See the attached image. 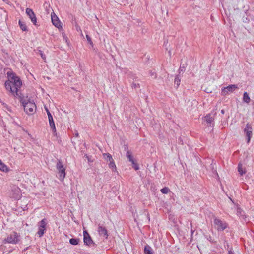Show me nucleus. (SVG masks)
<instances>
[{
  "label": "nucleus",
  "mask_w": 254,
  "mask_h": 254,
  "mask_svg": "<svg viewBox=\"0 0 254 254\" xmlns=\"http://www.w3.org/2000/svg\"><path fill=\"white\" fill-rule=\"evenodd\" d=\"M26 13L29 16V17L31 19L32 22L35 25H36L37 18L33 10L29 8H27L26 9Z\"/></svg>",
  "instance_id": "12"
},
{
  "label": "nucleus",
  "mask_w": 254,
  "mask_h": 254,
  "mask_svg": "<svg viewBox=\"0 0 254 254\" xmlns=\"http://www.w3.org/2000/svg\"><path fill=\"white\" fill-rule=\"evenodd\" d=\"M230 199L231 201H232V202H233V200L231 198H230Z\"/></svg>",
  "instance_id": "49"
},
{
  "label": "nucleus",
  "mask_w": 254,
  "mask_h": 254,
  "mask_svg": "<svg viewBox=\"0 0 254 254\" xmlns=\"http://www.w3.org/2000/svg\"><path fill=\"white\" fill-rule=\"evenodd\" d=\"M246 20H247V18H245V19H243V22H246Z\"/></svg>",
  "instance_id": "45"
},
{
  "label": "nucleus",
  "mask_w": 254,
  "mask_h": 254,
  "mask_svg": "<svg viewBox=\"0 0 254 254\" xmlns=\"http://www.w3.org/2000/svg\"><path fill=\"white\" fill-rule=\"evenodd\" d=\"M10 196L15 199H19L21 195L20 188L16 185H12L10 187Z\"/></svg>",
  "instance_id": "3"
},
{
  "label": "nucleus",
  "mask_w": 254,
  "mask_h": 254,
  "mask_svg": "<svg viewBox=\"0 0 254 254\" xmlns=\"http://www.w3.org/2000/svg\"><path fill=\"white\" fill-rule=\"evenodd\" d=\"M185 71V69L183 67H180L179 69V74L177 75V77H176V81H177V85H179L180 83V79L179 77H180V74L181 73H183Z\"/></svg>",
  "instance_id": "17"
},
{
  "label": "nucleus",
  "mask_w": 254,
  "mask_h": 254,
  "mask_svg": "<svg viewBox=\"0 0 254 254\" xmlns=\"http://www.w3.org/2000/svg\"><path fill=\"white\" fill-rule=\"evenodd\" d=\"M79 242V239L71 238L69 240V243L72 245H77L78 244Z\"/></svg>",
  "instance_id": "26"
},
{
  "label": "nucleus",
  "mask_w": 254,
  "mask_h": 254,
  "mask_svg": "<svg viewBox=\"0 0 254 254\" xmlns=\"http://www.w3.org/2000/svg\"><path fill=\"white\" fill-rule=\"evenodd\" d=\"M221 113L222 114H224L225 113V110L222 109L221 110Z\"/></svg>",
  "instance_id": "43"
},
{
  "label": "nucleus",
  "mask_w": 254,
  "mask_h": 254,
  "mask_svg": "<svg viewBox=\"0 0 254 254\" xmlns=\"http://www.w3.org/2000/svg\"><path fill=\"white\" fill-rule=\"evenodd\" d=\"M0 170L3 172H8V168L6 165H5L2 162L1 160L0 159Z\"/></svg>",
  "instance_id": "19"
},
{
  "label": "nucleus",
  "mask_w": 254,
  "mask_h": 254,
  "mask_svg": "<svg viewBox=\"0 0 254 254\" xmlns=\"http://www.w3.org/2000/svg\"><path fill=\"white\" fill-rule=\"evenodd\" d=\"M83 236V241L84 244L87 246H90L91 245H92L93 246L96 245V244L92 240L89 233L86 231H84Z\"/></svg>",
  "instance_id": "6"
},
{
  "label": "nucleus",
  "mask_w": 254,
  "mask_h": 254,
  "mask_svg": "<svg viewBox=\"0 0 254 254\" xmlns=\"http://www.w3.org/2000/svg\"><path fill=\"white\" fill-rule=\"evenodd\" d=\"M144 254H153L152 249L150 246L147 245L144 247Z\"/></svg>",
  "instance_id": "21"
},
{
  "label": "nucleus",
  "mask_w": 254,
  "mask_h": 254,
  "mask_svg": "<svg viewBox=\"0 0 254 254\" xmlns=\"http://www.w3.org/2000/svg\"><path fill=\"white\" fill-rule=\"evenodd\" d=\"M210 167L212 173L216 175L217 177H219L218 174L216 171V165L215 163H213V161H212V163L211 164Z\"/></svg>",
  "instance_id": "18"
},
{
  "label": "nucleus",
  "mask_w": 254,
  "mask_h": 254,
  "mask_svg": "<svg viewBox=\"0 0 254 254\" xmlns=\"http://www.w3.org/2000/svg\"><path fill=\"white\" fill-rule=\"evenodd\" d=\"M246 20H247V18H245V19H243V22H246Z\"/></svg>",
  "instance_id": "46"
},
{
  "label": "nucleus",
  "mask_w": 254,
  "mask_h": 254,
  "mask_svg": "<svg viewBox=\"0 0 254 254\" xmlns=\"http://www.w3.org/2000/svg\"><path fill=\"white\" fill-rule=\"evenodd\" d=\"M110 163L109 164V167L113 170V171H115L116 170V167L115 164V162L114 161L113 159H112V160H111L109 161Z\"/></svg>",
  "instance_id": "24"
},
{
  "label": "nucleus",
  "mask_w": 254,
  "mask_h": 254,
  "mask_svg": "<svg viewBox=\"0 0 254 254\" xmlns=\"http://www.w3.org/2000/svg\"><path fill=\"white\" fill-rule=\"evenodd\" d=\"M51 16L53 24L55 25L56 27H57L58 29H62V27L61 25V23L59 18L55 14V13L54 12H52L51 13Z\"/></svg>",
  "instance_id": "9"
},
{
  "label": "nucleus",
  "mask_w": 254,
  "mask_h": 254,
  "mask_svg": "<svg viewBox=\"0 0 254 254\" xmlns=\"http://www.w3.org/2000/svg\"><path fill=\"white\" fill-rule=\"evenodd\" d=\"M169 190L167 187H164L161 190V192L163 194H167Z\"/></svg>",
  "instance_id": "31"
},
{
  "label": "nucleus",
  "mask_w": 254,
  "mask_h": 254,
  "mask_svg": "<svg viewBox=\"0 0 254 254\" xmlns=\"http://www.w3.org/2000/svg\"><path fill=\"white\" fill-rule=\"evenodd\" d=\"M246 20H247V18H245V19H243V22H246Z\"/></svg>",
  "instance_id": "47"
},
{
  "label": "nucleus",
  "mask_w": 254,
  "mask_h": 254,
  "mask_svg": "<svg viewBox=\"0 0 254 254\" xmlns=\"http://www.w3.org/2000/svg\"><path fill=\"white\" fill-rule=\"evenodd\" d=\"M204 91L207 93H210L212 92V91L209 88H206L204 90Z\"/></svg>",
  "instance_id": "37"
},
{
  "label": "nucleus",
  "mask_w": 254,
  "mask_h": 254,
  "mask_svg": "<svg viewBox=\"0 0 254 254\" xmlns=\"http://www.w3.org/2000/svg\"><path fill=\"white\" fill-rule=\"evenodd\" d=\"M186 66V64L185 63V64H181V65L180 66V67H183L185 69Z\"/></svg>",
  "instance_id": "39"
},
{
  "label": "nucleus",
  "mask_w": 254,
  "mask_h": 254,
  "mask_svg": "<svg viewBox=\"0 0 254 254\" xmlns=\"http://www.w3.org/2000/svg\"><path fill=\"white\" fill-rule=\"evenodd\" d=\"M243 100L244 102H246L247 103H249L250 102V98L248 94L246 92H244V93Z\"/></svg>",
  "instance_id": "22"
},
{
  "label": "nucleus",
  "mask_w": 254,
  "mask_h": 254,
  "mask_svg": "<svg viewBox=\"0 0 254 254\" xmlns=\"http://www.w3.org/2000/svg\"><path fill=\"white\" fill-rule=\"evenodd\" d=\"M76 29H77V31H78V30L81 31V29H80V27L79 26H76Z\"/></svg>",
  "instance_id": "41"
},
{
  "label": "nucleus",
  "mask_w": 254,
  "mask_h": 254,
  "mask_svg": "<svg viewBox=\"0 0 254 254\" xmlns=\"http://www.w3.org/2000/svg\"><path fill=\"white\" fill-rule=\"evenodd\" d=\"M86 38H87V40L88 43L90 45L93 46V42L92 41V40H91V38H90V37L88 35H86Z\"/></svg>",
  "instance_id": "34"
},
{
  "label": "nucleus",
  "mask_w": 254,
  "mask_h": 254,
  "mask_svg": "<svg viewBox=\"0 0 254 254\" xmlns=\"http://www.w3.org/2000/svg\"><path fill=\"white\" fill-rule=\"evenodd\" d=\"M46 225V219H43L39 223V227L44 228L45 229Z\"/></svg>",
  "instance_id": "25"
},
{
  "label": "nucleus",
  "mask_w": 254,
  "mask_h": 254,
  "mask_svg": "<svg viewBox=\"0 0 254 254\" xmlns=\"http://www.w3.org/2000/svg\"><path fill=\"white\" fill-rule=\"evenodd\" d=\"M237 213L238 215H241L242 216H244L243 214H242L243 213V211L240 208H237Z\"/></svg>",
  "instance_id": "32"
},
{
  "label": "nucleus",
  "mask_w": 254,
  "mask_h": 254,
  "mask_svg": "<svg viewBox=\"0 0 254 254\" xmlns=\"http://www.w3.org/2000/svg\"><path fill=\"white\" fill-rule=\"evenodd\" d=\"M164 46L165 47L166 50H168V54L170 56L171 53L170 49H168V47L169 46V45L168 46V41L164 42Z\"/></svg>",
  "instance_id": "29"
},
{
  "label": "nucleus",
  "mask_w": 254,
  "mask_h": 254,
  "mask_svg": "<svg viewBox=\"0 0 254 254\" xmlns=\"http://www.w3.org/2000/svg\"><path fill=\"white\" fill-rule=\"evenodd\" d=\"M151 75L153 76V75H154V78H156V74L154 72L153 73H151Z\"/></svg>",
  "instance_id": "42"
},
{
  "label": "nucleus",
  "mask_w": 254,
  "mask_h": 254,
  "mask_svg": "<svg viewBox=\"0 0 254 254\" xmlns=\"http://www.w3.org/2000/svg\"><path fill=\"white\" fill-rule=\"evenodd\" d=\"M45 230V229L44 228L39 227V230L37 233L40 237L42 236L44 234Z\"/></svg>",
  "instance_id": "30"
},
{
  "label": "nucleus",
  "mask_w": 254,
  "mask_h": 254,
  "mask_svg": "<svg viewBox=\"0 0 254 254\" xmlns=\"http://www.w3.org/2000/svg\"><path fill=\"white\" fill-rule=\"evenodd\" d=\"M244 131V132L246 133V136L247 139V143H249L252 135V128L249 123L247 124L246 127L245 128Z\"/></svg>",
  "instance_id": "10"
},
{
  "label": "nucleus",
  "mask_w": 254,
  "mask_h": 254,
  "mask_svg": "<svg viewBox=\"0 0 254 254\" xmlns=\"http://www.w3.org/2000/svg\"><path fill=\"white\" fill-rule=\"evenodd\" d=\"M238 171L241 176H243L246 172L245 168L243 167V165L241 162H240L238 164Z\"/></svg>",
  "instance_id": "16"
},
{
  "label": "nucleus",
  "mask_w": 254,
  "mask_h": 254,
  "mask_svg": "<svg viewBox=\"0 0 254 254\" xmlns=\"http://www.w3.org/2000/svg\"><path fill=\"white\" fill-rule=\"evenodd\" d=\"M8 80L5 82V87L7 90H9L16 97L21 96L19 93L18 88L22 85V82L20 78L13 73H7Z\"/></svg>",
  "instance_id": "1"
},
{
  "label": "nucleus",
  "mask_w": 254,
  "mask_h": 254,
  "mask_svg": "<svg viewBox=\"0 0 254 254\" xmlns=\"http://www.w3.org/2000/svg\"><path fill=\"white\" fill-rule=\"evenodd\" d=\"M132 86L134 88H136L137 87H139V84L138 83H135V82H133L132 83Z\"/></svg>",
  "instance_id": "36"
},
{
  "label": "nucleus",
  "mask_w": 254,
  "mask_h": 254,
  "mask_svg": "<svg viewBox=\"0 0 254 254\" xmlns=\"http://www.w3.org/2000/svg\"><path fill=\"white\" fill-rule=\"evenodd\" d=\"M19 25L21 28V29L23 31H28L27 26L25 24L24 22L21 21V20L19 21Z\"/></svg>",
  "instance_id": "20"
},
{
  "label": "nucleus",
  "mask_w": 254,
  "mask_h": 254,
  "mask_svg": "<svg viewBox=\"0 0 254 254\" xmlns=\"http://www.w3.org/2000/svg\"><path fill=\"white\" fill-rule=\"evenodd\" d=\"M98 232L100 235H102L106 238L108 237V232L105 227L99 225Z\"/></svg>",
  "instance_id": "14"
},
{
  "label": "nucleus",
  "mask_w": 254,
  "mask_h": 254,
  "mask_svg": "<svg viewBox=\"0 0 254 254\" xmlns=\"http://www.w3.org/2000/svg\"><path fill=\"white\" fill-rule=\"evenodd\" d=\"M56 167L59 172V178L60 180L63 181L65 177V169L64 167L62 162L59 160L57 163Z\"/></svg>",
  "instance_id": "5"
},
{
  "label": "nucleus",
  "mask_w": 254,
  "mask_h": 254,
  "mask_svg": "<svg viewBox=\"0 0 254 254\" xmlns=\"http://www.w3.org/2000/svg\"><path fill=\"white\" fill-rule=\"evenodd\" d=\"M45 110L46 111V112H47V115H48V119H49V124H50V126L51 127V128L52 129L53 133L55 135H56V127H55V123H54V120H53V117H52L51 113L50 112L49 110L47 108V107H45Z\"/></svg>",
  "instance_id": "7"
},
{
  "label": "nucleus",
  "mask_w": 254,
  "mask_h": 254,
  "mask_svg": "<svg viewBox=\"0 0 254 254\" xmlns=\"http://www.w3.org/2000/svg\"><path fill=\"white\" fill-rule=\"evenodd\" d=\"M228 254H234V253L231 250H230L228 251Z\"/></svg>",
  "instance_id": "40"
},
{
  "label": "nucleus",
  "mask_w": 254,
  "mask_h": 254,
  "mask_svg": "<svg viewBox=\"0 0 254 254\" xmlns=\"http://www.w3.org/2000/svg\"><path fill=\"white\" fill-rule=\"evenodd\" d=\"M169 219L170 221H172L173 223H175V217L173 215L170 214L169 216Z\"/></svg>",
  "instance_id": "33"
},
{
  "label": "nucleus",
  "mask_w": 254,
  "mask_h": 254,
  "mask_svg": "<svg viewBox=\"0 0 254 254\" xmlns=\"http://www.w3.org/2000/svg\"><path fill=\"white\" fill-rule=\"evenodd\" d=\"M75 136H76V137H78V136H79V134H78V133H77H77H76L75 134Z\"/></svg>",
  "instance_id": "44"
},
{
  "label": "nucleus",
  "mask_w": 254,
  "mask_h": 254,
  "mask_svg": "<svg viewBox=\"0 0 254 254\" xmlns=\"http://www.w3.org/2000/svg\"><path fill=\"white\" fill-rule=\"evenodd\" d=\"M238 88L237 85L233 84L222 88V95H226L229 92H233L236 89Z\"/></svg>",
  "instance_id": "8"
},
{
  "label": "nucleus",
  "mask_w": 254,
  "mask_h": 254,
  "mask_svg": "<svg viewBox=\"0 0 254 254\" xmlns=\"http://www.w3.org/2000/svg\"><path fill=\"white\" fill-rule=\"evenodd\" d=\"M19 237L20 235L17 233L13 232L5 239V241L8 243L16 244L19 242Z\"/></svg>",
  "instance_id": "4"
},
{
  "label": "nucleus",
  "mask_w": 254,
  "mask_h": 254,
  "mask_svg": "<svg viewBox=\"0 0 254 254\" xmlns=\"http://www.w3.org/2000/svg\"><path fill=\"white\" fill-rule=\"evenodd\" d=\"M204 121L208 124H211L214 121V117L211 114H208L204 117Z\"/></svg>",
  "instance_id": "15"
},
{
  "label": "nucleus",
  "mask_w": 254,
  "mask_h": 254,
  "mask_svg": "<svg viewBox=\"0 0 254 254\" xmlns=\"http://www.w3.org/2000/svg\"><path fill=\"white\" fill-rule=\"evenodd\" d=\"M132 167L135 170H138L139 169V166L138 164L136 162L135 160H134L133 162H131Z\"/></svg>",
  "instance_id": "28"
},
{
  "label": "nucleus",
  "mask_w": 254,
  "mask_h": 254,
  "mask_svg": "<svg viewBox=\"0 0 254 254\" xmlns=\"http://www.w3.org/2000/svg\"><path fill=\"white\" fill-rule=\"evenodd\" d=\"M104 159H105L107 161H109L110 160H112V157L109 153H104L103 154Z\"/></svg>",
  "instance_id": "27"
},
{
  "label": "nucleus",
  "mask_w": 254,
  "mask_h": 254,
  "mask_svg": "<svg viewBox=\"0 0 254 254\" xmlns=\"http://www.w3.org/2000/svg\"><path fill=\"white\" fill-rule=\"evenodd\" d=\"M126 157L128 159L129 161L130 162H133L135 159H134L133 156L131 155V152L129 151H127L126 153Z\"/></svg>",
  "instance_id": "23"
},
{
  "label": "nucleus",
  "mask_w": 254,
  "mask_h": 254,
  "mask_svg": "<svg viewBox=\"0 0 254 254\" xmlns=\"http://www.w3.org/2000/svg\"><path fill=\"white\" fill-rule=\"evenodd\" d=\"M204 236L207 240L212 243H215L216 242L213 232L209 231L208 232L204 233Z\"/></svg>",
  "instance_id": "13"
},
{
  "label": "nucleus",
  "mask_w": 254,
  "mask_h": 254,
  "mask_svg": "<svg viewBox=\"0 0 254 254\" xmlns=\"http://www.w3.org/2000/svg\"><path fill=\"white\" fill-rule=\"evenodd\" d=\"M38 52L40 54V55H41V58L43 59V60H45L46 59V57L43 54L42 51L40 50H38Z\"/></svg>",
  "instance_id": "35"
},
{
  "label": "nucleus",
  "mask_w": 254,
  "mask_h": 254,
  "mask_svg": "<svg viewBox=\"0 0 254 254\" xmlns=\"http://www.w3.org/2000/svg\"><path fill=\"white\" fill-rule=\"evenodd\" d=\"M85 157L87 159L89 162H91L92 161L91 160L90 157H89L87 154L85 155Z\"/></svg>",
  "instance_id": "38"
},
{
  "label": "nucleus",
  "mask_w": 254,
  "mask_h": 254,
  "mask_svg": "<svg viewBox=\"0 0 254 254\" xmlns=\"http://www.w3.org/2000/svg\"><path fill=\"white\" fill-rule=\"evenodd\" d=\"M127 146H125V149H127Z\"/></svg>",
  "instance_id": "48"
},
{
  "label": "nucleus",
  "mask_w": 254,
  "mask_h": 254,
  "mask_svg": "<svg viewBox=\"0 0 254 254\" xmlns=\"http://www.w3.org/2000/svg\"><path fill=\"white\" fill-rule=\"evenodd\" d=\"M20 101L23 106L24 111L28 114H32L36 110V105L30 101H27L24 99L22 96L18 97Z\"/></svg>",
  "instance_id": "2"
},
{
  "label": "nucleus",
  "mask_w": 254,
  "mask_h": 254,
  "mask_svg": "<svg viewBox=\"0 0 254 254\" xmlns=\"http://www.w3.org/2000/svg\"><path fill=\"white\" fill-rule=\"evenodd\" d=\"M214 225L217 226L218 230H223L227 227V224L223 223L221 220L218 219H215L214 221Z\"/></svg>",
  "instance_id": "11"
}]
</instances>
